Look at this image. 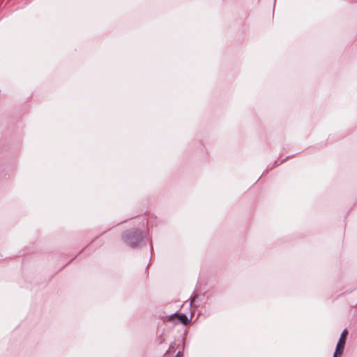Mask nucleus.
I'll return each instance as SVG.
<instances>
[{
  "instance_id": "1",
  "label": "nucleus",
  "mask_w": 357,
  "mask_h": 357,
  "mask_svg": "<svg viewBox=\"0 0 357 357\" xmlns=\"http://www.w3.org/2000/svg\"><path fill=\"white\" fill-rule=\"evenodd\" d=\"M123 242L132 248H138L146 243V234L142 229H130L121 234Z\"/></svg>"
},
{
  "instance_id": "2",
  "label": "nucleus",
  "mask_w": 357,
  "mask_h": 357,
  "mask_svg": "<svg viewBox=\"0 0 357 357\" xmlns=\"http://www.w3.org/2000/svg\"><path fill=\"white\" fill-rule=\"evenodd\" d=\"M347 335V330L344 329L343 331L340 334V337L337 341L335 349L337 350H340L344 351L345 344H346V337Z\"/></svg>"
},
{
  "instance_id": "3",
  "label": "nucleus",
  "mask_w": 357,
  "mask_h": 357,
  "mask_svg": "<svg viewBox=\"0 0 357 357\" xmlns=\"http://www.w3.org/2000/svg\"><path fill=\"white\" fill-rule=\"evenodd\" d=\"M192 320V315L188 318V315L185 313L178 314V321L184 326H187Z\"/></svg>"
},
{
  "instance_id": "4",
  "label": "nucleus",
  "mask_w": 357,
  "mask_h": 357,
  "mask_svg": "<svg viewBox=\"0 0 357 357\" xmlns=\"http://www.w3.org/2000/svg\"><path fill=\"white\" fill-rule=\"evenodd\" d=\"M294 155H288V156H287L284 159H283V160H280V159H279V158H278V159H277V160L274 162V163H273V166L270 168V169H269V170H271V169H273L274 167H276L279 166L280 165H281V164L284 163L287 160H288L289 158H291V157H293Z\"/></svg>"
},
{
  "instance_id": "5",
  "label": "nucleus",
  "mask_w": 357,
  "mask_h": 357,
  "mask_svg": "<svg viewBox=\"0 0 357 357\" xmlns=\"http://www.w3.org/2000/svg\"><path fill=\"white\" fill-rule=\"evenodd\" d=\"M199 295L196 292H193L192 294L190 296V306L192 307V305H195V303L196 301V300L197 299Z\"/></svg>"
},
{
  "instance_id": "6",
  "label": "nucleus",
  "mask_w": 357,
  "mask_h": 357,
  "mask_svg": "<svg viewBox=\"0 0 357 357\" xmlns=\"http://www.w3.org/2000/svg\"><path fill=\"white\" fill-rule=\"evenodd\" d=\"M342 354H343V351L335 349L333 357H341Z\"/></svg>"
},
{
  "instance_id": "7",
  "label": "nucleus",
  "mask_w": 357,
  "mask_h": 357,
  "mask_svg": "<svg viewBox=\"0 0 357 357\" xmlns=\"http://www.w3.org/2000/svg\"><path fill=\"white\" fill-rule=\"evenodd\" d=\"M183 354L181 351H178L174 357H183Z\"/></svg>"
},
{
  "instance_id": "8",
  "label": "nucleus",
  "mask_w": 357,
  "mask_h": 357,
  "mask_svg": "<svg viewBox=\"0 0 357 357\" xmlns=\"http://www.w3.org/2000/svg\"><path fill=\"white\" fill-rule=\"evenodd\" d=\"M268 172V169L266 170L265 172H264L263 174H267Z\"/></svg>"
},
{
  "instance_id": "9",
  "label": "nucleus",
  "mask_w": 357,
  "mask_h": 357,
  "mask_svg": "<svg viewBox=\"0 0 357 357\" xmlns=\"http://www.w3.org/2000/svg\"><path fill=\"white\" fill-rule=\"evenodd\" d=\"M275 3H276V1H274V2H273V8H274V7H275Z\"/></svg>"
}]
</instances>
